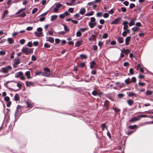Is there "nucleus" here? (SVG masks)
Returning <instances> with one entry per match:
<instances>
[{
    "label": "nucleus",
    "instance_id": "4be33fe9",
    "mask_svg": "<svg viewBox=\"0 0 153 153\" xmlns=\"http://www.w3.org/2000/svg\"><path fill=\"white\" fill-rule=\"evenodd\" d=\"M14 63H15L16 65L19 64L20 63V60L18 58L15 59H14Z\"/></svg>",
    "mask_w": 153,
    "mask_h": 153
},
{
    "label": "nucleus",
    "instance_id": "4d7b16f0",
    "mask_svg": "<svg viewBox=\"0 0 153 153\" xmlns=\"http://www.w3.org/2000/svg\"><path fill=\"white\" fill-rule=\"evenodd\" d=\"M109 16V14L108 13H105L104 14L103 17L105 18H108Z\"/></svg>",
    "mask_w": 153,
    "mask_h": 153
},
{
    "label": "nucleus",
    "instance_id": "9b49d317",
    "mask_svg": "<svg viewBox=\"0 0 153 153\" xmlns=\"http://www.w3.org/2000/svg\"><path fill=\"white\" fill-rule=\"evenodd\" d=\"M127 94L128 97H130L132 96H134L136 97L137 96V94L134 93L132 92H127Z\"/></svg>",
    "mask_w": 153,
    "mask_h": 153
},
{
    "label": "nucleus",
    "instance_id": "423d86ee",
    "mask_svg": "<svg viewBox=\"0 0 153 153\" xmlns=\"http://www.w3.org/2000/svg\"><path fill=\"white\" fill-rule=\"evenodd\" d=\"M46 41L53 43L54 42V39L53 37H46Z\"/></svg>",
    "mask_w": 153,
    "mask_h": 153
},
{
    "label": "nucleus",
    "instance_id": "e2e57ef3",
    "mask_svg": "<svg viewBox=\"0 0 153 153\" xmlns=\"http://www.w3.org/2000/svg\"><path fill=\"white\" fill-rule=\"evenodd\" d=\"M33 29L32 27H28L26 28V30L27 31H31Z\"/></svg>",
    "mask_w": 153,
    "mask_h": 153
},
{
    "label": "nucleus",
    "instance_id": "37998d69",
    "mask_svg": "<svg viewBox=\"0 0 153 153\" xmlns=\"http://www.w3.org/2000/svg\"><path fill=\"white\" fill-rule=\"evenodd\" d=\"M25 9V8L21 9L19 10L17 12L16 14H19V13L22 12V11H23Z\"/></svg>",
    "mask_w": 153,
    "mask_h": 153
},
{
    "label": "nucleus",
    "instance_id": "ddd939ff",
    "mask_svg": "<svg viewBox=\"0 0 153 153\" xmlns=\"http://www.w3.org/2000/svg\"><path fill=\"white\" fill-rule=\"evenodd\" d=\"M23 75V73H22V72L21 71L19 72L16 73L15 75V77L18 78Z\"/></svg>",
    "mask_w": 153,
    "mask_h": 153
},
{
    "label": "nucleus",
    "instance_id": "6e6d98bb",
    "mask_svg": "<svg viewBox=\"0 0 153 153\" xmlns=\"http://www.w3.org/2000/svg\"><path fill=\"white\" fill-rule=\"evenodd\" d=\"M121 10L123 12H125L126 11V9L125 7H122L121 8Z\"/></svg>",
    "mask_w": 153,
    "mask_h": 153
},
{
    "label": "nucleus",
    "instance_id": "774afa93",
    "mask_svg": "<svg viewBox=\"0 0 153 153\" xmlns=\"http://www.w3.org/2000/svg\"><path fill=\"white\" fill-rule=\"evenodd\" d=\"M59 10V9L56 7L54 8L53 11L55 13H57Z\"/></svg>",
    "mask_w": 153,
    "mask_h": 153
},
{
    "label": "nucleus",
    "instance_id": "5701e85b",
    "mask_svg": "<svg viewBox=\"0 0 153 153\" xmlns=\"http://www.w3.org/2000/svg\"><path fill=\"white\" fill-rule=\"evenodd\" d=\"M62 25L64 27V29L65 31L67 32L69 31V29H68V27L66 25H65L64 24H62Z\"/></svg>",
    "mask_w": 153,
    "mask_h": 153
},
{
    "label": "nucleus",
    "instance_id": "09e8293b",
    "mask_svg": "<svg viewBox=\"0 0 153 153\" xmlns=\"http://www.w3.org/2000/svg\"><path fill=\"white\" fill-rule=\"evenodd\" d=\"M10 100V98L8 96L5 97L4 98V100L6 102L9 101Z\"/></svg>",
    "mask_w": 153,
    "mask_h": 153
},
{
    "label": "nucleus",
    "instance_id": "9d476101",
    "mask_svg": "<svg viewBox=\"0 0 153 153\" xmlns=\"http://www.w3.org/2000/svg\"><path fill=\"white\" fill-rule=\"evenodd\" d=\"M136 20V18H134L133 19L130 20V22L128 23V25L129 26H131L134 25L135 24L134 22Z\"/></svg>",
    "mask_w": 153,
    "mask_h": 153
},
{
    "label": "nucleus",
    "instance_id": "de8ad7c7",
    "mask_svg": "<svg viewBox=\"0 0 153 153\" xmlns=\"http://www.w3.org/2000/svg\"><path fill=\"white\" fill-rule=\"evenodd\" d=\"M108 34L107 33H105L103 35L102 37L103 38L106 39L108 37Z\"/></svg>",
    "mask_w": 153,
    "mask_h": 153
},
{
    "label": "nucleus",
    "instance_id": "6ab92c4d",
    "mask_svg": "<svg viewBox=\"0 0 153 153\" xmlns=\"http://www.w3.org/2000/svg\"><path fill=\"white\" fill-rule=\"evenodd\" d=\"M1 69L2 72L4 73H7L8 72V70L5 67L2 68Z\"/></svg>",
    "mask_w": 153,
    "mask_h": 153
},
{
    "label": "nucleus",
    "instance_id": "338daca9",
    "mask_svg": "<svg viewBox=\"0 0 153 153\" xmlns=\"http://www.w3.org/2000/svg\"><path fill=\"white\" fill-rule=\"evenodd\" d=\"M33 44L31 42H28L27 45V46L30 47H32V46Z\"/></svg>",
    "mask_w": 153,
    "mask_h": 153
},
{
    "label": "nucleus",
    "instance_id": "2f4dec72",
    "mask_svg": "<svg viewBox=\"0 0 153 153\" xmlns=\"http://www.w3.org/2000/svg\"><path fill=\"white\" fill-rule=\"evenodd\" d=\"M50 44L48 43H45L44 45V47L46 48H49L50 47Z\"/></svg>",
    "mask_w": 153,
    "mask_h": 153
},
{
    "label": "nucleus",
    "instance_id": "69168bd1",
    "mask_svg": "<svg viewBox=\"0 0 153 153\" xmlns=\"http://www.w3.org/2000/svg\"><path fill=\"white\" fill-rule=\"evenodd\" d=\"M101 127L102 128V131H104L105 129V128L106 127V125L104 124H101Z\"/></svg>",
    "mask_w": 153,
    "mask_h": 153
},
{
    "label": "nucleus",
    "instance_id": "4c0bfd02",
    "mask_svg": "<svg viewBox=\"0 0 153 153\" xmlns=\"http://www.w3.org/2000/svg\"><path fill=\"white\" fill-rule=\"evenodd\" d=\"M133 31H137L139 30V29L137 27H134L131 29Z\"/></svg>",
    "mask_w": 153,
    "mask_h": 153
},
{
    "label": "nucleus",
    "instance_id": "e433bc0d",
    "mask_svg": "<svg viewBox=\"0 0 153 153\" xmlns=\"http://www.w3.org/2000/svg\"><path fill=\"white\" fill-rule=\"evenodd\" d=\"M88 25L91 28H93L94 27L93 23L90 22L88 23Z\"/></svg>",
    "mask_w": 153,
    "mask_h": 153
},
{
    "label": "nucleus",
    "instance_id": "0eeeda50",
    "mask_svg": "<svg viewBox=\"0 0 153 153\" xmlns=\"http://www.w3.org/2000/svg\"><path fill=\"white\" fill-rule=\"evenodd\" d=\"M26 103L28 108H31L33 105V103L30 100H28L26 102Z\"/></svg>",
    "mask_w": 153,
    "mask_h": 153
},
{
    "label": "nucleus",
    "instance_id": "a19ab883",
    "mask_svg": "<svg viewBox=\"0 0 153 153\" xmlns=\"http://www.w3.org/2000/svg\"><path fill=\"white\" fill-rule=\"evenodd\" d=\"M80 56L82 58L85 59H86L87 58V56L85 54H81L80 55Z\"/></svg>",
    "mask_w": 153,
    "mask_h": 153
},
{
    "label": "nucleus",
    "instance_id": "c9c22d12",
    "mask_svg": "<svg viewBox=\"0 0 153 153\" xmlns=\"http://www.w3.org/2000/svg\"><path fill=\"white\" fill-rule=\"evenodd\" d=\"M95 35H92L91 36V37L88 38L89 40H91V41H93L94 38L95 37Z\"/></svg>",
    "mask_w": 153,
    "mask_h": 153
},
{
    "label": "nucleus",
    "instance_id": "20e7f679",
    "mask_svg": "<svg viewBox=\"0 0 153 153\" xmlns=\"http://www.w3.org/2000/svg\"><path fill=\"white\" fill-rule=\"evenodd\" d=\"M121 17H117L115 19L113 22H111V24L112 25L113 24H118L120 22V20L121 19Z\"/></svg>",
    "mask_w": 153,
    "mask_h": 153
},
{
    "label": "nucleus",
    "instance_id": "a18cd8bd",
    "mask_svg": "<svg viewBox=\"0 0 153 153\" xmlns=\"http://www.w3.org/2000/svg\"><path fill=\"white\" fill-rule=\"evenodd\" d=\"M26 14L25 12H23L22 14H20L18 16L21 17H24L26 16Z\"/></svg>",
    "mask_w": 153,
    "mask_h": 153
},
{
    "label": "nucleus",
    "instance_id": "2eb2a0df",
    "mask_svg": "<svg viewBox=\"0 0 153 153\" xmlns=\"http://www.w3.org/2000/svg\"><path fill=\"white\" fill-rule=\"evenodd\" d=\"M121 52L124 53L125 54H128L130 52V51L128 49H123L121 50Z\"/></svg>",
    "mask_w": 153,
    "mask_h": 153
},
{
    "label": "nucleus",
    "instance_id": "473e14b6",
    "mask_svg": "<svg viewBox=\"0 0 153 153\" xmlns=\"http://www.w3.org/2000/svg\"><path fill=\"white\" fill-rule=\"evenodd\" d=\"M82 35V33L81 32L79 31V30L77 32H76V36L77 37H80Z\"/></svg>",
    "mask_w": 153,
    "mask_h": 153
},
{
    "label": "nucleus",
    "instance_id": "f704fd0d",
    "mask_svg": "<svg viewBox=\"0 0 153 153\" xmlns=\"http://www.w3.org/2000/svg\"><path fill=\"white\" fill-rule=\"evenodd\" d=\"M125 82L126 84H130L131 82L129 78H128V79H126L125 81Z\"/></svg>",
    "mask_w": 153,
    "mask_h": 153
},
{
    "label": "nucleus",
    "instance_id": "bb28decb",
    "mask_svg": "<svg viewBox=\"0 0 153 153\" xmlns=\"http://www.w3.org/2000/svg\"><path fill=\"white\" fill-rule=\"evenodd\" d=\"M25 75L27 76V77L28 79H30V71H27L26 72Z\"/></svg>",
    "mask_w": 153,
    "mask_h": 153
},
{
    "label": "nucleus",
    "instance_id": "a878e982",
    "mask_svg": "<svg viewBox=\"0 0 153 153\" xmlns=\"http://www.w3.org/2000/svg\"><path fill=\"white\" fill-rule=\"evenodd\" d=\"M14 98L15 100L16 101H18L19 100V95L17 94L16 93L15 94L14 97Z\"/></svg>",
    "mask_w": 153,
    "mask_h": 153
},
{
    "label": "nucleus",
    "instance_id": "79ce46f5",
    "mask_svg": "<svg viewBox=\"0 0 153 153\" xmlns=\"http://www.w3.org/2000/svg\"><path fill=\"white\" fill-rule=\"evenodd\" d=\"M135 7V5L133 3H131L129 5V8L132 9Z\"/></svg>",
    "mask_w": 153,
    "mask_h": 153
},
{
    "label": "nucleus",
    "instance_id": "3c124183",
    "mask_svg": "<svg viewBox=\"0 0 153 153\" xmlns=\"http://www.w3.org/2000/svg\"><path fill=\"white\" fill-rule=\"evenodd\" d=\"M25 41L24 39H22L20 40V43L21 44L23 45L25 43Z\"/></svg>",
    "mask_w": 153,
    "mask_h": 153
},
{
    "label": "nucleus",
    "instance_id": "5fc2aeb1",
    "mask_svg": "<svg viewBox=\"0 0 153 153\" xmlns=\"http://www.w3.org/2000/svg\"><path fill=\"white\" fill-rule=\"evenodd\" d=\"M117 96L119 98H122L124 97V94H118Z\"/></svg>",
    "mask_w": 153,
    "mask_h": 153
},
{
    "label": "nucleus",
    "instance_id": "f03ea898",
    "mask_svg": "<svg viewBox=\"0 0 153 153\" xmlns=\"http://www.w3.org/2000/svg\"><path fill=\"white\" fill-rule=\"evenodd\" d=\"M21 51L25 55H27L33 52V49L31 48H29L26 47L23 48Z\"/></svg>",
    "mask_w": 153,
    "mask_h": 153
},
{
    "label": "nucleus",
    "instance_id": "6e6552de",
    "mask_svg": "<svg viewBox=\"0 0 153 153\" xmlns=\"http://www.w3.org/2000/svg\"><path fill=\"white\" fill-rule=\"evenodd\" d=\"M131 37L130 36L127 37L125 40V45H126L128 46L129 45V42L131 41Z\"/></svg>",
    "mask_w": 153,
    "mask_h": 153
},
{
    "label": "nucleus",
    "instance_id": "8fccbe9b",
    "mask_svg": "<svg viewBox=\"0 0 153 153\" xmlns=\"http://www.w3.org/2000/svg\"><path fill=\"white\" fill-rule=\"evenodd\" d=\"M92 49L94 51H96L97 49V45H94L92 46Z\"/></svg>",
    "mask_w": 153,
    "mask_h": 153
},
{
    "label": "nucleus",
    "instance_id": "b1692460",
    "mask_svg": "<svg viewBox=\"0 0 153 153\" xmlns=\"http://www.w3.org/2000/svg\"><path fill=\"white\" fill-rule=\"evenodd\" d=\"M85 11V9L84 8H82L80 10L79 13L82 15H83L84 14Z\"/></svg>",
    "mask_w": 153,
    "mask_h": 153
},
{
    "label": "nucleus",
    "instance_id": "13d9d810",
    "mask_svg": "<svg viewBox=\"0 0 153 153\" xmlns=\"http://www.w3.org/2000/svg\"><path fill=\"white\" fill-rule=\"evenodd\" d=\"M85 65V63L84 62H83L80 63V65H79V66L80 67H84Z\"/></svg>",
    "mask_w": 153,
    "mask_h": 153
},
{
    "label": "nucleus",
    "instance_id": "c756f323",
    "mask_svg": "<svg viewBox=\"0 0 153 153\" xmlns=\"http://www.w3.org/2000/svg\"><path fill=\"white\" fill-rule=\"evenodd\" d=\"M88 30V29L87 27H85L80 28L79 30L82 33V32H84L85 30Z\"/></svg>",
    "mask_w": 153,
    "mask_h": 153
},
{
    "label": "nucleus",
    "instance_id": "864d4df0",
    "mask_svg": "<svg viewBox=\"0 0 153 153\" xmlns=\"http://www.w3.org/2000/svg\"><path fill=\"white\" fill-rule=\"evenodd\" d=\"M138 66L137 68H140V71H141V72L143 73L144 72V70H143V69L141 67H140V65L139 64H138Z\"/></svg>",
    "mask_w": 153,
    "mask_h": 153
},
{
    "label": "nucleus",
    "instance_id": "7c9ffc66",
    "mask_svg": "<svg viewBox=\"0 0 153 153\" xmlns=\"http://www.w3.org/2000/svg\"><path fill=\"white\" fill-rule=\"evenodd\" d=\"M127 102L129 105L131 106L133 104V101L131 100H130L127 101Z\"/></svg>",
    "mask_w": 153,
    "mask_h": 153
},
{
    "label": "nucleus",
    "instance_id": "72a5a7b5",
    "mask_svg": "<svg viewBox=\"0 0 153 153\" xmlns=\"http://www.w3.org/2000/svg\"><path fill=\"white\" fill-rule=\"evenodd\" d=\"M138 118H139V120H140L141 117H147V116L146 115H138L137 116Z\"/></svg>",
    "mask_w": 153,
    "mask_h": 153
},
{
    "label": "nucleus",
    "instance_id": "bf43d9fd",
    "mask_svg": "<svg viewBox=\"0 0 153 153\" xmlns=\"http://www.w3.org/2000/svg\"><path fill=\"white\" fill-rule=\"evenodd\" d=\"M62 6V5L60 3H58L57 4L56 6V7L58 8V9Z\"/></svg>",
    "mask_w": 153,
    "mask_h": 153
},
{
    "label": "nucleus",
    "instance_id": "f8f14e48",
    "mask_svg": "<svg viewBox=\"0 0 153 153\" xmlns=\"http://www.w3.org/2000/svg\"><path fill=\"white\" fill-rule=\"evenodd\" d=\"M138 120H139V118H138L137 116V117H134L132 118L129 121V122H134Z\"/></svg>",
    "mask_w": 153,
    "mask_h": 153
},
{
    "label": "nucleus",
    "instance_id": "a211bd4d",
    "mask_svg": "<svg viewBox=\"0 0 153 153\" xmlns=\"http://www.w3.org/2000/svg\"><path fill=\"white\" fill-rule=\"evenodd\" d=\"M96 63L94 61H92L90 63V68L91 69H92L94 67Z\"/></svg>",
    "mask_w": 153,
    "mask_h": 153
},
{
    "label": "nucleus",
    "instance_id": "412c9836",
    "mask_svg": "<svg viewBox=\"0 0 153 153\" xmlns=\"http://www.w3.org/2000/svg\"><path fill=\"white\" fill-rule=\"evenodd\" d=\"M7 41L10 44H12L14 42V40L11 38H8Z\"/></svg>",
    "mask_w": 153,
    "mask_h": 153
},
{
    "label": "nucleus",
    "instance_id": "7ed1b4c3",
    "mask_svg": "<svg viewBox=\"0 0 153 153\" xmlns=\"http://www.w3.org/2000/svg\"><path fill=\"white\" fill-rule=\"evenodd\" d=\"M44 69L45 72H42V75L45 77H49L51 74L50 69L47 67L44 68Z\"/></svg>",
    "mask_w": 153,
    "mask_h": 153
},
{
    "label": "nucleus",
    "instance_id": "4468645a",
    "mask_svg": "<svg viewBox=\"0 0 153 153\" xmlns=\"http://www.w3.org/2000/svg\"><path fill=\"white\" fill-rule=\"evenodd\" d=\"M117 40L119 43L120 44L124 42L123 38L121 37H118V38Z\"/></svg>",
    "mask_w": 153,
    "mask_h": 153
},
{
    "label": "nucleus",
    "instance_id": "dca6fc26",
    "mask_svg": "<svg viewBox=\"0 0 153 153\" xmlns=\"http://www.w3.org/2000/svg\"><path fill=\"white\" fill-rule=\"evenodd\" d=\"M26 86L29 87L30 86H33L34 85L33 83L31 82H28L26 81L25 82Z\"/></svg>",
    "mask_w": 153,
    "mask_h": 153
},
{
    "label": "nucleus",
    "instance_id": "680f3d73",
    "mask_svg": "<svg viewBox=\"0 0 153 153\" xmlns=\"http://www.w3.org/2000/svg\"><path fill=\"white\" fill-rule=\"evenodd\" d=\"M31 60L33 61H35L36 60V57L33 55L31 57Z\"/></svg>",
    "mask_w": 153,
    "mask_h": 153
},
{
    "label": "nucleus",
    "instance_id": "cd10ccee",
    "mask_svg": "<svg viewBox=\"0 0 153 153\" xmlns=\"http://www.w3.org/2000/svg\"><path fill=\"white\" fill-rule=\"evenodd\" d=\"M57 16L56 15L52 16L51 17V20L52 21H54L57 18Z\"/></svg>",
    "mask_w": 153,
    "mask_h": 153
},
{
    "label": "nucleus",
    "instance_id": "0e129e2a",
    "mask_svg": "<svg viewBox=\"0 0 153 153\" xmlns=\"http://www.w3.org/2000/svg\"><path fill=\"white\" fill-rule=\"evenodd\" d=\"M11 0H8L7 2V4L8 5V7H9L11 4Z\"/></svg>",
    "mask_w": 153,
    "mask_h": 153
},
{
    "label": "nucleus",
    "instance_id": "052dcab7",
    "mask_svg": "<svg viewBox=\"0 0 153 153\" xmlns=\"http://www.w3.org/2000/svg\"><path fill=\"white\" fill-rule=\"evenodd\" d=\"M42 72L41 71H37L35 73V75L36 76L39 75L41 74H42Z\"/></svg>",
    "mask_w": 153,
    "mask_h": 153
},
{
    "label": "nucleus",
    "instance_id": "39448f33",
    "mask_svg": "<svg viewBox=\"0 0 153 153\" xmlns=\"http://www.w3.org/2000/svg\"><path fill=\"white\" fill-rule=\"evenodd\" d=\"M83 41L82 39H80L77 41L75 44V47H79L81 46L83 42Z\"/></svg>",
    "mask_w": 153,
    "mask_h": 153
},
{
    "label": "nucleus",
    "instance_id": "393cba45",
    "mask_svg": "<svg viewBox=\"0 0 153 153\" xmlns=\"http://www.w3.org/2000/svg\"><path fill=\"white\" fill-rule=\"evenodd\" d=\"M137 126V125H131L128 126V128L131 129H133L135 128Z\"/></svg>",
    "mask_w": 153,
    "mask_h": 153
},
{
    "label": "nucleus",
    "instance_id": "c03bdc74",
    "mask_svg": "<svg viewBox=\"0 0 153 153\" xmlns=\"http://www.w3.org/2000/svg\"><path fill=\"white\" fill-rule=\"evenodd\" d=\"M129 72L130 73V74L131 75H132L134 74L133 70L132 68H131L129 70Z\"/></svg>",
    "mask_w": 153,
    "mask_h": 153
},
{
    "label": "nucleus",
    "instance_id": "603ef678",
    "mask_svg": "<svg viewBox=\"0 0 153 153\" xmlns=\"http://www.w3.org/2000/svg\"><path fill=\"white\" fill-rule=\"evenodd\" d=\"M94 3V2L93 1L92 2H90L87 3V6H91V5H92Z\"/></svg>",
    "mask_w": 153,
    "mask_h": 153
},
{
    "label": "nucleus",
    "instance_id": "49530a36",
    "mask_svg": "<svg viewBox=\"0 0 153 153\" xmlns=\"http://www.w3.org/2000/svg\"><path fill=\"white\" fill-rule=\"evenodd\" d=\"M74 10V8L72 7L70 8L68 10V12L71 13H73Z\"/></svg>",
    "mask_w": 153,
    "mask_h": 153
},
{
    "label": "nucleus",
    "instance_id": "c85d7f7f",
    "mask_svg": "<svg viewBox=\"0 0 153 153\" xmlns=\"http://www.w3.org/2000/svg\"><path fill=\"white\" fill-rule=\"evenodd\" d=\"M153 91L150 90H147L145 92V94L147 95H151L152 94Z\"/></svg>",
    "mask_w": 153,
    "mask_h": 153
},
{
    "label": "nucleus",
    "instance_id": "aec40b11",
    "mask_svg": "<svg viewBox=\"0 0 153 153\" xmlns=\"http://www.w3.org/2000/svg\"><path fill=\"white\" fill-rule=\"evenodd\" d=\"M35 35L37 36V37H41V36H43L42 35V32H36L35 33Z\"/></svg>",
    "mask_w": 153,
    "mask_h": 153
},
{
    "label": "nucleus",
    "instance_id": "f257e3e1",
    "mask_svg": "<svg viewBox=\"0 0 153 153\" xmlns=\"http://www.w3.org/2000/svg\"><path fill=\"white\" fill-rule=\"evenodd\" d=\"M21 106L19 105H18L16 108V110L15 111L14 116L15 118V121H16L17 119H18L19 117L21 115V113L20 111L19 110V109L21 108Z\"/></svg>",
    "mask_w": 153,
    "mask_h": 153
},
{
    "label": "nucleus",
    "instance_id": "f3484780",
    "mask_svg": "<svg viewBox=\"0 0 153 153\" xmlns=\"http://www.w3.org/2000/svg\"><path fill=\"white\" fill-rule=\"evenodd\" d=\"M13 82V81H7L6 83H4V86H5L6 88H7L9 89H11L13 90H14L13 89H12V88H10L7 85V84L8 83H10V82Z\"/></svg>",
    "mask_w": 153,
    "mask_h": 153
},
{
    "label": "nucleus",
    "instance_id": "ea45409f",
    "mask_svg": "<svg viewBox=\"0 0 153 153\" xmlns=\"http://www.w3.org/2000/svg\"><path fill=\"white\" fill-rule=\"evenodd\" d=\"M38 9L37 8H34L32 11V14H34L37 11Z\"/></svg>",
    "mask_w": 153,
    "mask_h": 153
},
{
    "label": "nucleus",
    "instance_id": "1a4fd4ad",
    "mask_svg": "<svg viewBox=\"0 0 153 153\" xmlns=\"http://www.w3.org/2000/svg\"><path fill=\"white\" fill-rule=\"evenodd\" d=\"M128 22L126 21H125L122 24L124 25V27H123V29L124 30H125L127 29L128 27Z\"/></svg>",
    "mask_w": 153,
    "mask_h": 153
},
{
    "label": "nucleus",
    "instance_id": "58836bf2",
    "mask_svg": "<svg viewBox=\"0 0 153 153\" xmlns=\"http://www.w3.org/2000/svg\"><path fill=\"white\" fill-rule=\"evenodd\" d=\"M94 13V12L93 11L92 12H90L89 13H86V14H85V16H92L93 15Z\"/></svg>",
    "mask_w": 153,
    "mask_h": 153
}]
</instances>
